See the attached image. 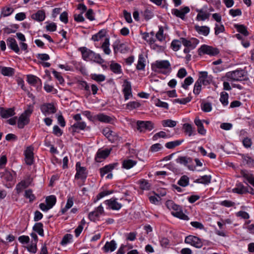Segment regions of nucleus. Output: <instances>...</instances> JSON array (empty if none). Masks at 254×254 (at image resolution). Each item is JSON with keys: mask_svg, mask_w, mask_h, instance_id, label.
Segmentation results:
<instances>
[{"mask_svg": "<svg viewBox=\"0 0 254 254\" xmlns=\"http://www.w3.org/2000/svg\"><path fill=\"white\" fill-rule=\"evenodd\" d=\"M152 69L155 72L169 75L172 70L171 65L168 60L156 61L152 64Z\"/></svg>", "mask_w": 254, "mask_h": 254, "instance_id": "nucleus-1", "label": "nucleus"}, {"mask_svg": "<svg viewBox=\"0 0 254 254\" xmlns=\"http://www.w3.org/2000/svg\"><path fill=\"white\" fill-rule=\"evenodd\" d=\"M165 205L170 210L174 211L171 214L174 217L184 220H188L189 217L183 212L182 207L180 205L176 204L172 200H168L166 201Z\"/></svg>", "mask_w": 254, "mask_h": 254, "instance_id": "nucleus-2", "label": "nucleus"}, {"mask_svg": "<svg viewBox=\"0 0 254 254\" xmlns=\"http://www.w3.org/2000/svg\"><path fill=\"white\" fill-rule=\"evenodd\" d=\"M247 72L243 69H237L236 70L228 72L225 76L229 81H242L246 76Z\"/></svg>", "mask_w": 254, "mask_h": 254, "instance_id": "nucleus-3", "label": "nucleus"}, {"mask_svg": "<svg viewBox=\"0 0 254 254\" xmlns=\"http://www.w3.org/2000/svg\"><path fill=\"white\" fill-rule=\"evenodd\" d=\"M32 112V109H28L19 116L17 122V126L19 128H24L25 126L29 123V117Z\"/></svg>", "mask_w": 254, "mask_h": 254, "instance_id": "nucleus-4", "label": "nucleus"}, {"mask_svg": "<svg viewBox=\"0 0 254 254\" xmlns=\"http://www.w3.org/2000/svg\"><path fill=\"white\" fill-rule=\"evenodd\" d=\"M219 53V50L216 48L206 45H202L198 49V54L201 56L202 54H207L210 56H216Z\"/></svg>", "mask_w": 254, "mask_h": 254, "instance_id": "nucleus-5", "label": "nucleus"}, {"mask_svg": "<svg viewBox=\"0 0 254 254\" xmlns=\"http://www.w3.org/2000/svg\"><path fill=\"white\" fill-rule=\"evenodd\" d=\"M185 243L197 249L202 248L203 245V241L201 239L193 235L187 236L185 240Z\"/></svg>", "mask_w": 254, "mask_h": 254, "instance_id": "nucleus-6", "label": "nucleus"}, {"mask_svg": "<svg viewBox=\"0 0 254 254\" xmlns=\"http://www.w3.org/2000/svg\"><path fill=\"white\" fill-rule=\"evenodd\" d=\"M75 167L76 173L75 175V179L85 180L87 176L86 168L84 167H81L80 162L76 163Z\"/></svg>", "mask_w": 254, "mask_h": 254, "instance_id": "nucleus-7", "label": "nucleus"}, {"mask_svg": "<svg viewBox=\"0 0 254 254\" xmlns=\"http://www.w3.org/2000/svg\"><path fill=\"white\" fill-rule=\"evenodd\" d=\"M78 50L81 52L83 60L87 62L91 61L92 56H94V52L85 47H80Z\"/></svg>", "mask_w": 254, "mask_h": 254, "instance_id": "nucleus-8", "label": "nucleus"}, {"mask_svg": "<svg viewBox=\"0 0 254 254\" xmlns=\"http://www.w3.org/2000/svg\"><path fill=\"white\" fill-rule=\"evenodd\" d=\"M111 150V149H106L105 150H102L101 149H98L95 157V161L97 162H101L103 160L108 157Z\"/></svg>", "mask_w": 254, "mask_h": 254, "instance_id": "nucleus-9", "label": "nucleus"}, {"mask_svg": "<svg viewBox=\"0 0 254 254\" xmlns=\"http://www.w3.org/2000/svg\"><path fill=\"white\" fill-rule=\"evenodd\" d=\"M123 86V92L124 95V98L125 100H127L132 96L130 82L127 80H125Z\"/></svg>", "mask_w": 254, "mask_h": 254, "instance_id": "nucleus-10", "label": "nucleus"}, {"mask_svg": "<svg viewBox=\"0 0 254 254\" xmlns=\"http://www.w3.org/2000/svg\"><path fill=\"white\" fill-rule=\"evenodd\" d=\"M40 109L45 115L54 114L57 111L56 107L52 103H45L41 106Z\"/></svg>", "mask_w": 254, "mask_h": 254, "instance_id": "nucleus-11", "label": "nucleus"}, {"mask_svg": "<svg viewBox=\"0 0 254 254\" xmlns=\"http://www.w3.org/2000/svg\"><path fill=\"white\" fill-rule=\"evenodd\" d=\"M198 79L199 81H201L202 84L206 86L211 83L212 80V76L211 75L208 76L207 71H200L199 72Z\"/></svg>", "mask_w": 254, "mask_h": 254, "instance_id": "nucleus-12", "label": "nucleus"}, {"mask_svg": "<svg viewBox=\"0 0 254 254\" xmlns=\"http://www.w3.org/2000/svg\"><path fill=\"white\" fill-rule=\"evenodd\" d=\"M103 134L112 143L115 142L118 140V136L117 133L109 128L106 127L102 130Z\"/></svg>", "mask_w": 254, "mask_h": 254, "instance_id": "nucleus-13", "label": "nucleus"}, {"mask_svg": "<svg viewBox=\"0 0 254 254\" xmlns=\"http://www.w3.org/2000/svg\"><path fill=\"white\" fill-rule=\"evenodd\" d=\"M176 162L177 163L184 165L185 166H187L190 170H193V167L192 166L189 165V164L192 163V159L188 156H179L178 158L176 159Z\"/></svg>", "mask_w": 254, "mask_h": 254, "instance_id": "nucleus-14", "label": "nucleus"}, {"mask_svg": "<svg viewBox=\"0 0 254 254\" xmlns=\"http://www.w3.org/2000/svg\"><path fill=\"white\" fill-rule=\"evenodd\" d=\"M249 188L248 186H245L242 183L239 182L236 183V187L232 189V191L233 193L238 194H244L248 193Z\"/></svg>", "mask_w": 254, "mask_h": 254, "instance_id": "nucleus-15", "label": "nucleus"}, {"mask_svg": "<svg viewBox=\"0 0 254 254\" xmlns=\"http://www.w3.org/2000/svg\"><path fill=\"white\" fill-rule=\"evenodd\" d=\"M93 120H98L104 123L112 124L114 121V118L109 116L103 113H100L95 115L93 117Z\"/></svg>", "mask_w": 254, "mask_h": 254, "instance_id": "nucleus-16", "label": "nucleus"}, {"mask_svg": "<svg viewBox=\"0 0 254 254\" xmlns=\"http://www.w3.org/2000/svg\"><path fill=\"white\" fill-rule=\"evenodd\" d=\"M190 9L188 6H185L181 9L174 8L172 9V13L178 17L184 20L185 18L186 14L189 13Z\"/></svg>", "mask_w": 254, "mask_h": 254, "instance_id": "nucleus-17", "label": "nucleus"}, {"mask_svg": "<svg viewBox=\"0 0 254 254\" xmlns=\"http://www.w3.org/2000/svg\"><path fill=\"white\" fill-rule=\"evenodd\" d=\"M25 163L28 165H31L33 163L34 154L33 149L30 147H27L24 152Z\"/></svg>", "mask_w": 254, "mask_h": 254, "instance_id": "nucleus-18", "label": "nucleus"}, {"mask_svg": "<svg viewBox=\"0 0 254 254\" xmlns=\"http://www.w3.org/2000/svg\"><path fill=\"white\" fill-rule=\"evenodd\" d=\"M117 198H111L105 201L110 209L118 210L122 207V204L117 201Z\"/></svg>", "mask_w": 254, "mask_h": 254, "instance_id": "nucleus-19", "label": "nucleus"}, {"mask_svg": "<svg viewBox=\"0 0 254 254\" xmlns=\"http://www.w3.org/2000/svg\"><path fill=\"white\" fill-rule=\"evenodd\" d=\"M0 115L2 118H8L15 115L14 110L12 108L5 109L0 107Z\"/></svg>", "mask_w": 254, "mask_h": 254, "instance_id": "nucleus-20", "label": "nucleus"}, {"mask_svg": "<svg viewBox=\"0 0 254 254\" xmlns=\"http://www.w3.org/2000/svg\"><path fill=\"white\" fill-rule=\"evenodd\" d=\"M240 174L242 177L245 178L252 186L254 187V176L250 174L247 170H241Z\"/></svg>", "mask_w": 254, "mask_h": 254, "instance_id": "nucleus-21", "label": "nucleus"}, {"mask_svg": "<svg viewBox=\"0 0 254 254\" xmlns=\"http://www.w3.org/2000/svg\"><path fill=\"white\" fill-rule=\"evenodd\" d=\"M117 248V244L115 240H113L110 242H107L103 247V250L105 253L112 252Z\"/></svg>", "mask_w": 254, "mask_h": 254, "instance_id": "nucleus-22", "label": "nucleus"}, {"mask_svg": "<svg viewBox=\"0 0 254 254\" xmlns=\"http://www.w3.org/2000/svg\"><path fill=\"white\" fill-rule=\"evenodd\" d=\"M7 45L8 47L16 53L19 52V48L16 43L15 39L12 37H9L7 40Z\"/></svg>", "mask_w": 254, "mask_h": 254, "instance_id": "nucleus-23", "label": "nucleus"}, {"mask_svg": "<svg viewBox=\"0 0 254 254\" xmlns=\"http://www.w3.org/2000/svg\"><path fill=\"white\" fill-rule=\"evenodd\" d=\"M118 165V163L110 164L106 165L104 167L100 169V173L101 177H103L105 174L111 172Z\"/></svg>", "mask_w": 254, "mask_h": 254, "instance_id": "nucleus-24", "label": "nucleus"}, {"mask_svg": "<svg viewBox=\"0 0 254 254\" xmlns=\"http://www.w3.org/2000/svg\"><path fill=\"white\" fill-rule=\"evenodd\" d=\"M46 17L45 12L44 10H38L35 13L31 15L32 19L39 22L44 21Z\"/></svg>", "mask_w": 254, "mask_h": 254, "instance_id": "nucleus-25", "label": "nucleus"}, {"mask_svg": "<svg viewBox=\"0 0 254 254\" xmlns=\"http://www.w3.org/2000/svg\"><path fill=\"white\" fill-rule=\"evenodd\" d=\"M0 72L4 76H12L14 74L15 69L10 67L0 66Z\"/></svg>", "mask_w": 254, "mask_h": 254, "instance_id": "nucleus-26", "label": "nucleus"}, {"mask_svg": "<svg viewBox=\"0 0 254 254\" xmlns=\"http://www.w3.org/2000/svg\"><path fill=\"white\" fill-rule=\"evenodd\" d=\"M194 29L199 34H202L205 36H207L210 32V28L207 26H201L196 25L194 26Z\"/></svg>", "mask_w": 254, "mask_h": 254, "instance_id": "nucleus-27", "label": "nucleus"}, {"mask_svg": "<svg viewBox=\"0 0 254 254\" xmlns=\"http://www.w3.org/2000/svg\"><path fill=\"white\" fill-rule=\"evenodd\" d=\"M27 81L30 85L32 86H36L38 84H39L41 86L42 85L41 80L38 77L33 75H27Z\"/></svg>", "mask_w": 254, "mask_h": 254, "instance_id": "nucleus-28", "label": "nucleus"}, {"mask_svg": "<svg viewBox=\"0 0 254 254\" xmlns=\"http://www.w3.org/2000/svg\"><path fill=\"white\" fill-rule=\"evenodd\" d=\"M184 132L189 136L192 134H195V128H193L191 125L189 123H185L183 126Z\"/></svg>", "mask_w": 254, "mask_h": 254, "instance_id": "nucleus-29", "label": "nucleus"}, {"mask_svg": "<svg viewBox=\"0 0 254 254\" xmlns=\"http://www.w3.org/2000/svg\"><path fill=\"white\" fill-rule=\"evenodd\" d=\"M86 127V124L84 122H77L71 126L72 129V134L74 132H78V129L84 130Z\"/></svg>", "mask_w": 254, "mask_h": 254, "instance_id": "nucleus-30", "label": "nucleus"}, {"mask_svg": "<svg viewBox=\"0 0 254 254\" xmlns=\"http://www.w3.org/2000/svg\"><path fill=\"white\" fill-rule=\"evenodd\" d=\"M78 88L81 90H84L86 92L88 95L91 94L90 87L88 83L85 81L79 80L77 82Z\"/></svg>", "mask_w": 254, "mask_h": 254, "instance_id": "nucleus-31", "label": "nucleus"}, {"mask_svg": "<svg viewBox=\"0 0 254 254\" xmlns=\"http://www.w3.org/2000/svg\"><path fill=\"white\" fill-rule=\"evenodd\" d=\"M33 230L37 233L40 236L43 237L44 236L43 224L41 222L36 223L33 227Z\"/></svg>", "mask_w": 254, "mask_h": 254, "instance_id": "nucleus-32", "label": "nucleus"}, {"mask_svg": "<svg viewBox=\"0 0 254 254\" xmlns=\"http://www.w3.org/2000/svg\"><path fill=\"white\" fill-rule=\"evenodd\" d=\"M234 27L236 29L237 31L240 34L245 36H248L249 33L247 30L246 26L242 24H236L234 25Z\"/></svg>", "mask_w": 254, "mask_h": 254, "instance_id": "nucleus-33", "label": "nucleus"}, {"mask_svg": "<svg viewBox=\"0 0 254 254\" xmlns=\"http://www.w3.org/2000/svg\"><path fill=\"white\" fill-rule=\"evenodd\" d=\"M113 49H114V53L115 54L117 53L118 52H120L121 53H124L127 51L125 44H120L119 43L117 44H115L113 45Z\"/></svg>", "mask_w": 254, "mask_h": 254, "instance_id": "nucleus-34", "label": "nucleus"}, {"mask_svg": "<svg viewBox=\"0 0 254 254\" xmlns=\"http://www.w3.org/2000/svg\"><path fill=\"white\" fill-rule=\"evenodd\" d=\"M211 176L210 175H204L200 178L195 180L194 182L202 184H208L211 182Z\"/></svg>", "mask_w": 254, "mask_h": 254, "instance_id": "nucleus-35", "label": "nucleus"}, {"mask_svg": "<svg viewBox=\"0 0 254 254\" xmlns=\"http://www.w3.org/2000/svg\"><path fill=\"white\" fill-rule=\"evenodd\" d=\"M0 177L2 179L5 180L6 182H11L13 180L12 173L10 171L6 170L3 172L0 173Z\"/></svg>", "mask_w": 254, "mask_h": 254, "instance_id": "nucleus-36", "label": "nucleus"}, {"mask_svg": "<svg viewBox=\"0 0 254 254\" xmlns=\"http://www.w3.org/2000/svg\"><path fill=\"white\" fill-rule=\"evenodd\" d=\"M198 13L196 16V19L197 21H204L205 19H208L210 16L209 13H206L204 12L202 9L197 10Z\"/></svg>", "mask_w": 254, "mask_h": 254, "instance_id": "nucleus-37", "label": "nucleus"}, {"mask_svg": "<svg viewBox=\"0 0 254 254\" xmlns=\"http://www.w3.org/2000/svg\"><path fill=\"white\" fill-rule=\"evenodd\" d=\"M243 162H245L249 167H254V159L250 157L248 154L242 155Z\"/></svg>", "mask_w": 254, "mask_h": 254, "instance_id": "nucleus-38", "label": "nucleus"}, {"mask_svg": "<svg viewBox=\"0 0 254 254\" xmlns=\"http://www.w3.org/2000/svg\"><path fill=\"white\" fill-rule=\"evenodd\" d=\"M56 202V197L54 195L48 196L46 198V202L50 209L55 205Z\"/></svg>", "mask_w": 254, "mask_h": 254, "instance_id": "nucleus-39", "label": "nucleus"}, {"mask_svg": "<svg viewBox=\"0 0 254 254\" xmlns=\"http://www.w3.org/2000/svg\"><path fill=\"white\" fill-rule=\"evenodd\" d=\"M189 178L187 175H183L178 181L177 184L180 186L186 187L189 185Z\"/></svg>", "mask_w": 254, "mask_h": 254, "instance_id": "nucleus-40", "label": "nucleus"}, {"mask_svg": "<svg viewBox=\"0 0 254 254\" xmlns=\"http://www.w3.org/2000/svg\"><path fill=\"white\" fill-rule=\"evenodd\" d=\"M136 163V161L131 159L125 160L122 163L123 168L129 169L134 166Z\"/></svg>", "mask_w": 254, "mask_h": 254, "instance_id": "nucleus-41", "label": "nucleus"}, {"mask_svg": "<svg viewBox=\"0 0 254 254\" xmlns=\"http://www.w3.org/2000/svg\"><path fill=\"white\" fill-rule=\"evenodd\" d=\"M153 192L154 193L155 195L149 196L148 197L149 200L151 203L156 205H158L160 204V201L161 200V197L159 194L156 193L155 191H153Z\"/></svg>", "mask_w": 254, "mask_h": 254, "instance_id": "nucleus-42", "label": "nucleus"}, {"mask_svg": "<svg viewBox=\"0 0 254 254\" xmlns=\"http://www.w3.org/2000/svg\"><path fill=\"white\" fill-rule=\"evenodd\" d=\"M229 95L226 92H222L220 93V101L223 106H227L228 104Z\"/></svg>", "mask_w": 254, "mask_h": 254, "instance_id": "nucleus-43", "label": "nucleus"}, {"mask_svg": "<svg viewBox=\"0 0 254 254\" xmlns=\"http://www.w3.org/2000/svg\"><path fill=\"white\" fill-rule=\"evenodd\" d=\"M183 141V140H177L173 141L168 142L165 144V147L168 149L174 148L175 147L180 145L182 143Z\"/></svg>", "mask_w": 254, "mask_h": 254, "instance_id": "nucleus-44", "label": "nucleus"}, {"mask_svg": "<svg viewBox=\"0 0 254 254\" xmlns=\"http://www.w3.org/2000/svg\"><path fill=\"white\" fill-rule=\"evenodd\" d=\"M110 68L111 70L116 74H119L122 72L121 66L118 63H112L110 64Z\"/></svg>", "mask_w": 254, "mask_h": 254, "instance_id": "nucleus-45", "label": "nucleus"}, {"mask_svg": "<svg viewBox=\"0 0 254 254\" xmlns=\"http://www.w3.org/2000/svg\"><path fill=\"white\" fill-rule=\"evenodd\" d=\"M202 83L201 81L197 79L194 85L193 92L195 95H198L201 90Z\"/></svg>", "mask_w": 254, "mask_h": 254, "instance_id": "nucleus-46", "label": "nucleus"}, {"mask_svg": "<svg viewBox=\"0 0 254 254\" xmlns=\"http://www.w3.org/2000/svg\"><path fill=\"white\" fill-rule=\"evenodd\" d=\"M193 82V79L191 76H188L186 78L182 84V87L186 90L188 89L189 86Z\"/></svg>", "mask_w": 254, "mask_h": 254, "instance_id": "nucleus-47", "label": "nucleus"}, {"mask_svg": "<svg viewBox=\"0 0 254 254\" xmlns=\"http://www.w3.org/2000/svg\"><path fill=\"white\" fill-rule=\"evenodd\" d=\"M109 38H106L101 47L103 49L104 53L107 55H109L111 52V51L109 49Z\"/></svg>", "mask_w": 254, "mask_h": 254, "instance_id": "nucleus-48", "label": "nucleus"}, {"mask_svg": "<svg viewBox=\"0 0 254 254\" xmlns=\"http://www.w3.org/2000/svg\"><path fill=\"white\" fill-rule=\"evenodd\" d=\"M181 43L182 42L180 40H174L171 43V47L173 51L175 52L178 51L181 46Z\"/></svg>", "mask_w": 254, "mask_h": 254, "instance_id": "nucleus-49", "label": "nucleus"}, {"mask_svg": "<svg viewBox=\"0 0 254 254\" xmlns=\"http://www.w3.org/2000/svg\"><path fill=\"white\" fill-rule=\"evenodd\" d=\"M191 99L192 97L190 96L189 94V96L187 98L182 99H176L173 101V103H179L181 104L185 105L187 103L190 102L191 100Z\"/></svg>", "mask_w": 254, "mask_h": 254, "instance_id": "nucleus-50", "label": "nucleus"}, {"mask_svg": "<svg viewBox=\"0 0 254 254\" xmlns=\"http://www.w3.org/2000/svg\"><path fill=\"white\" fill-rule=\"evenodd\" d=\"M24 196L29 199L30 202H33L36 199V197L33 193V191L31 189H28L25 190Z\"/></svg>", "mask_w": 254, "mask_h": 254, "instance_id": "nucleus-51", "label": "nucleus"}, {"mask_svg": "<svg viewBox=\"0 0 254 254\" xmlns=\"http://www.w3.org/2000/svg\"><path fill=\"white\" fill-rule=\"evenodd\" d=\"M156 37L160 42L165 40V36L164 35V29L162 26L159 27V30L156 34Z\"/></svg>", "mask_w": 254, "mask_h": 254, "instance_id": "nucleus-52", "label": "nucleus"}, {"mask_svg": "<svg viewBox=\"0 0 254 254\" xmlns=\"http://www.w3.org/2000/svg\"><path fill=\"white\" fill-rule=\"evenodd\" d=\"M105 31L100 30L97 34L93 35L91 39L94 41H98L105 36Z\"/></svg>", "mask_w": 254, "mask_h": 254, "instance_id": "nucleus-53", "label": "nucleus"}, {"mask_svg": "<svg viewBox=\"0 0 254 254\" xmlns=\"http://www.w3.org/2000/svg\"><path fill=\"white\" fill-rule=\"evenodd\" d=\"M91 61L99 64H102L104 62V60L101 58V56L99 54H96L94 52V56H92Z\"/></svg>", "mask_w": 254, "mask_h": 254, "instance_id": "nucleus-54", "label": "nucleus"}, {"mask_svg": "<svg viewBox=\"0 0 254 254\" xmlns=\"http://www.w3.org/2000/svg\"><path fill=\"white\" fill-rule=\"evenodd\" d=\"M176 122L171 120H165L162 121V125L163 127H174L176 126Z\"/></svg>", "mask_w": 254, "mask_h": 254, "instance_id": "nucleus-55", "label": "nucleus"}, {"mask_svg": "<svg viewBox=\"0 0 254 254\" xmlns=\"http://www.w3.org/2000/svg\"><path fill=\"white\" fill-rule=\"evenodd\" d=\"M19 28V26L17 24H13L11 25V28L6 27L4 28V32L7 33V34H10L11 33H14L16 32V30Z\"/></svg>", "mask_w": 254, "mask_h": 254, "instance_id": "nucleus-56", "label": "nucleus"}, {"mask_svg": "<svg viewBox=\"0 0 254 254\" xmlns=\"http://www.w3.org/2000/svg\"><path fill=\"white\" fill-rule=\"evenodd\" d=\"M151 48L156 52L159 53V52H162L165 50V47L162 46H160L154 43V41H153V43L151 44Z\"/></svg>", "mask_w": 254, "mask_h": 254, "instance_id": "nucleus-57", "label": "nucleus"}, {"mask_svg": "<svg viewBox=\"0 0 254 254\" xmlns=\"http://www.w3.org/2000/svg\"><path fill=\"white\" fill-rule=\"evenodd\" d=\"M180 40H181L182 44L185 47H189L191 49H193L191 40H189L187 39L186 38H183V37L180 38Z\"/></svg>", "mask_w": 254, "mask_h": 254, "instance_id": "nucleus-58", "label": "nucleus"}, {"mask_svg": "<svg viewBox=\"0 0 254 254\" xmlns=\"http://www.w3.org/2000/svg\"><path fill=\"white\" fill-rule=\"evenodd\" d=\"M141 106V104L136 101L130 102L127 104V108L129 110H132L138 108Z\"/></svg>", "mask_w": 254, "mask_h": 254, "instance_id": "nucleus-59", "label": "nucleus"}, {"mask_svg": "<svg viewBox=\"0 0 254 254\" xmlns=\"http://www.w3.org/2000/svg\"><path fill=\"white\" fill-rule=\"evenodd\" d=\"M201 108L202 110L205 112H209L212 110L211 105L209 102L202 103L201 104Z\"/></svg>", "mask_w": 254, "mask_h": 254, "instance_id": "nucleus-60", "label": "nucleus"}, {"mask_svg": "<svg viewBox=\"0 0 254 254\" xmlns=\"http://www.w3.org/2000/svg\"><path fill=\"white\" fill-rule=\"evenodd\" d=\"M52 73L54 74L55 78H56L57 80L59 81L60 84H62L64 82V79L59 72L55 70L54 69H53Z\"/></svg>", "mask_w": 254, "mask_h": 254, "instance_id": "nucleus-61", "label": "nucleus"}, {"mask_svg": "<svg viewBox=\"0 0 254 254\" xmlns=\"http://www.w3.org/2000/svg\"><path fill=\"white\" fill-rule=\"evenodd\" d=\"M154 128V124L151 121H144V129L149 131Z\"/></svg>", "mask_w": 254, "mask_h": 254, "instance_id": "nucleus-62", "label": "nucleus"}, {"mask_svg": "<svg viewBox=\"0 0 254 254\" xmlns=\"http://www.w3.org/2000/svg\"><path fill=\"white\" fill-rule=\"evenodd\" d=\"M91 78L97 82H102L105 80V76L103 74H94L91 75Z\"/></svg>", "mask_w": 254, "mask_h": 254, "instance_id": "nucleus-63", "label": "nucleus"}, {"mask_svg": "<svg viewBox=\"0 0 254 254\" xmlns=\"http://www.w3.org/2000/svg\"><path fill=\"white\" fill-rule=\"evenodd\" d=\"M100 215V214H99V212L95 210L89 213L88 218L91 221L95 222L97 218L99 217Z\"/></svg>", "mask_w": 254, "mask_h": 254, "instance_id": "nucleus-64", "label": "nucleus"}]
</instances>
